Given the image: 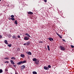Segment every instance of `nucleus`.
Segmentation results:
<instances>
[{
  "label": "nucleus",
  "instance_id": "f257e3e1",
  "mask_svg": "<svg viewBox=\"0 0 74 74\" xmlns=\"http://www.w3.org/2000/svg\"><path fill=\"white\" fill-rule=\"evenodd\" d=\"M30 38H29V37L27 36H25L24 38V40H29Z\"/></svg>",
  "mask_w": 74,
  "mask_h": 74
},
{
  "label": "nucleus",
  "instance_id": "f03ea898",
  "mask_svg": "<svg viewBox=\"0 0 74 74\" xmlns=\"http://www.w3.org/2000/svg\"><path fill=\"white\" fill-rule=\"evenodd\" d=\"M60 49L62 50V51H64V47L61 46L60 47Z\"/></svg>",
  "mask_w": 74,
  "mask_h": 74
},
{
  "label": "nucleus",
  "instance_id": "7ed1b4c3",
  "mask_svg": "<svg viewBox=\"0 0 74 74\" xmlns=\"http://www.w3.org/2000/svg\"><path fill=\"white\" fill-rule=\"evenodd\" d=\"M44 69L45 70H48L49 69V68H48V67L46 66H44Z\"/></svg>",
  "mask_w": 74,
  "mask_h": 74
},
{
  "label": "nucleus",
  "instance_id": "20e7f679",
  "mask_svg": "<svg viewBox=\"0 0 74 74\" xmlns=\"http://www.w3.org/2000/svg\"><path fill=\"white\" fill-rule=\"evenodd\" d=\"M48 39H49V40L50 41H51L52 42V41H53V39L52 38H48Z\"/></svg>",
  "mask_w": 74,
  "mask_h": 74
},
{
  "label": "nucleus",
  "instance_id": "39448f33",
  "mask_svg": "<svg viewBox=\"0 0 74 74\" xmlns=\"http://www.w3.org/2000/svg\"><path fill=\"white\" fill-rule=\"evenodd\" d=\"M35 63L36 64H38L39 63V61L38 60H37L35 62Z\"/></svg>",
  "mask_w": 74,
  "mask_h": 74
},
{
  "label": "nucleus",
  "instance_id": "423d86ee",
  "mask_svg": "<svg viewBox=\"0 0 74 74\" xmlns=\"http://www.w3.org/2000/svg\"><path fill=\"white\" fill-rule=\"evenodd\" d=\"M25 35L27 36V37H31L30 35H29V34L27 33H25Z\"/></svg>",
  "mask_w": 74,
  "mask_h": 74
},
{
  "label": "nucleus",
  "instance_id": "0eeeda50",
  "mask_svg": "<svg viewBox=\"0 0 74 74\" xmlns=\"http://www.w3.org/2000/svg\"><path fill=\"white\" fill-rule=\"evenodd\" d=\"M27 55H32V53L30 52H28L27 53Z\"/></svg>",
  "mask_w": 74,
  "mask_h": 74
},
{
  "label": "nucleus",
  "instance_id": "6e6552de",
  "mask_svg": "<svg viewBox=\"0 0 74 74\" xmlns=\"http://www.w3.org/2000/svg\"><path fill=\"white\" fill-rule=\"evenodd\" d=\"M7 36L10 38H11V37L12 36H11V34H8L7 35Z\"/></svg>",
  "mask_w": 74,
  "mask_h": 74
},
{
  "label": "nucleus",
  "instance_id": "1a4fd4ad",
  "mask_svg": "<svg viewBox=\"0 0 74 74\" xmlns=\"http://www.w3.org/2000/svg\"><path fill=\"white\" fill-rule=\"evenodd\" d=\"M10 62L12 64H15V63L14 62V61H13V60H10Z\"/></svg>",
  "mask_w": 74,
  "mask_h": 74
},
{
  "label": "nucleus",
  "instance_id": "9d476101",
  "mask_svg": "<svg viewBox=\"0 0 74 74\" xmlns=\"http://www.w3.org/2000/svg\"><path fill=\"white\" fill-rule=\"evenodd\" d=\"M22 64V61H20L17 63V64H18V65H19L20 64Z\"/></svg>",
  "mask_w": 74,
  "mask_h": 74
},
{
  "label": "nucleus",
  "instance_id": "9b49d317",
  "mask_svg": "<svg viewBox=\"0 0 74 74\" xmlns=\"http://www.w3.org/2000/svg\"><path fill=\"white\" fill-rule=\"evenodd\" d=\"M56 34H57V35H58V36H59V37H60V38H62V36H60V35H59V34H58L57 33H56Z\"/></svg>",
  "mask_w": 74,
  "mask_h": 74
},
{
  "label": "nucleus",
  "instance_id": "f8f14e48",
  "mask_svg": "<svg viewBox=\"0 0 74 74\" xmlns=\"http://www.w3.org/2000/svg\"><path fill=\"white\" fill-rule=\"evenodd\" d=\"M21 56L22 58H25V55L23 54H21Z\"/></svg>",
  "mask_w": 74,
  "mask_h": 74
},
{
  "label": "nucleus",
  "instance_id": "ddd939ff",
  "mask_svg": "<svg viewBox=\"0 0 74 74\" xmlns=\"http://www.w3.org/2000/svg\"><path fill=\"white\" fill-rule=\"evenodd\" d=\"M28 14H33V13L31 12H28Z\"/></svg>",
  "mask_w": 74,
  "mask_h": 74
},
{
  "label": "nucleus",
  "instance_id": "4468645a",
  "mask_svg": "<svg viewBox=\"0 0 74 74\" xmlns=\"http://www.w3.org/2000/svg\"><path fill=\"white\" fill-rule=\"evenodd\" d=\"M21 62L22 63V64H23V63H25L26 62V61L25 60L23 61H21Z\"/></svg>",
  "mask_w": 74,
  "mask_h": 74
},
{
  "label": "nucleus",
  "instance_id": "2eb2a0df",
  "mask_svg": "<svg viewBox=\"0 0 74 74\" xmlns=\"http://www.w3.org/2000/svg\"><path fill=\"white\" fill-rule=\"evenodd\" d=\"M14 23L15 25H17V24H18V22L16 20L15 21Z\"/></svg>",
  "mask_w": 74,
  "mask_h": 74
},
{
  "label": "nucleus",
  "instance_id": "dca6fc26",
  "mask_svg": "<svg viewBox=\"0 0 74 74\" xmlns=\"http://www.w3.org/2000/svg\"><path fill=\"white\" fill-rule=\"evenodd\" d=\"M4 42L5 44H8V42L7 41V40H5Z\"/></svg>",
  "mask_w": 74,
  "mask_h": 74
},
{
  "label": "nucleus",
  "instance_id": "f3484780",
  "mask_svg": "<svg viewBox=\"0 0 74 74\" xmlns=\"http://www.w3.org/2000/svg\"><path fill=\"white\" fill-rule=\"evenodd\" d=\"M32 60L33 61L36 62V61L37 60V59L36 58H34Z\"/></svg>",
  "mask_w": 74,
  "mask_h": 74
},
{
  "label": "nucleus",
  "instance_id": "a211bd4d",
  "mask_svg": "<svg viewBox=\"0 0 74 74\" xmlns=\"http://www.w3.org/2000/svg\"><path fill=\"white\" fill-rule=\"evenodd\" d=\"M25 68V66L23 65V66H22V69H24Z\"/></svg>",
  "mask_w": 74,
  "mask_h": 74
},
{
  "label": "nucleus",
  "instance_id": "6ab92c4d",
  "mask_svg": "<svg viewBox=\"0 0 74 74\" xmlns=\"http://www.w3.org/2000/svg\"><path fill=\"white\" fill-rule=\"evenodd\" d=\"M47 48L48 49V51H50V49H49V45H47Z\"/></svg>",
  "mask_w": 74,
  "mask_h": 74
},
{
  "label": "nucleus",
  "instance_id": "aec40b11",
  "mask_svg": "<svg viewBox=\"0 0 74 74\" xmlns=\"http://www.w3.org/2000/svg\"><path fill=\"white\" fill-rule=\"evenodd\" d=\"M33 74H37V72L36 71H33Z\"/></svg>",
  "mask_w": 74,
  "mask_h": 74
},
{
  "label": "nucleus",
  "instance_id": "412c9836",
  "mask_svg": "<svg viewBox=\"0 0 74 74\" xmlns=\"http://www.w3.org/2000/svg\"><path fill=\"white\" fill-rule=\"evenodd\" d=\"M30 45V42H27V45Z\"/></svg>",
  "mask_w": 74,
  "mask_h": 74
},
{
  "label": "nucleus",
  "instance_id": "4be33fe9",
  "mask_svg": "<svg viewBox=\"0 0 74 74\" xmlns=\"http://www.w3.org/2000/svg\"><path fill=\"white\" fill-rule=\"evenodd\" d=\"M3 73V70L2 69H0V73Z\"/></svg>",
  "mask_w": 74,
  "mask_h": 74
},
{
  "label": "nucleus",
  "instance_id": "5701e85b",
  "mask_svg": "<svg viewBox=\"0 0 74 74\" xmlns=\"http://www.w3.org/2000/svg\"><path fill=\"white\" fill-rule=\"evenodd\" d=\"M11 20H12V21H14L15 20V18H11Z\"/></svg>",
  "mask_w": 74,
  "mask_h": 74
},
{
  "label": "nucleus",
  "instance_id": "b1692460",
  "mask_svg": "<svg viewBox=\"0 0 74 74\" xmlns=\"http://www.w3.org/2000/svg\"><path fill=\"white\" fill-rule=\"evenodd\" d=\"M15 36L14 35H13V36H12V38L13 39H14L15 38Z\"/></svg>",
  "mask_w": 74,
  "mask_h": 74
},
{
  "label": "nucleus",
  "instance_id": "393cba45",
  "mask_svg": "<svg viewBox=\"0 0 74 74\" xmlns=\"http://www.w3.org/2000/svg\"><path fill=\"white\" fill-rule=\"evenodd\" d=\"M8 46L9 47H11V45L10 44V45H8Z\"/></svg>",
  "mask_w": 74,
  "mask_h": 74
},
{
  "label": "nucleus",
  "instance_id": "a878e982",
  "mask_svg": "<svg viewBox=\"0 0 74 74\" xmlns=\"http://www.w3.org/2000/svg\"><path fill=\"white\" fill-rule=\"evenodd\" d=\"M11 59H14V60H15V58L14 57H12L11 58Z\"/></svg>",
  "mask_w": 74,
  "mask_h": 74
},
{
  "label": "nucleus",
  "instance_id": "bb28decb",
  "mask_svg": "<svg viewBox=\"0 0 74 74\" xmlns=\"http://www.w3.org/2000/svg\"><path fill=\"white\" fill-rule=\"evenodd\" d=\"M51 65H49L48 66V68H51Z\"/></svg>",
  "mask_w": 74,
  "mask_h": 74
},
{
  "label": "nucleus",
  "instance_id": "cd10ccee",
  "mask_svg": "<svg viewBox=\"0 0 74 74\" xmlns=\"http://www.w3.org/2000/svg\"><path fill=\"white\" fill-rule=\"evenodd\" d=\"M11 18H14V15H12L11 16Z\"/></svg>",
  "mask_w": 74,
  "mask_h": 74
},
{
  "label": "nucleus",
  "instance_id": "c85d7f7f",
  "mask_svg": "<svg viewBox=\"0 0 74 74\" xmlns=\"http://www.w3.org/2000/svg\"><path fill=\"white\" fill-rule=\"evenodd\" d=\"M71 47L72 48H74V46H73V45H71Z\"/></svg>",
  "mask_w": 74,
  "mask_h": 74
},
{
  "label": "nucleus",
  "instance_id": "c756f323",
  "mask_svg": "<svg viewBox=\"0 0 74 74\" xmlns=\"http://www.w3.org/2000/svg\"><path fill=\"white\" fill-rule=\"evenodd\" d=\"M17 37H18V38H20V37H21V36H19V35H18L17 36Z\"/></svg>",
  "mask_w": 74,
  "mask_h": 74
},
{
  "label": "nucleus",
  "instance_id": "7c9ffc66",
  "mask_svg": "<svg viewBox=\"0 0 74 74\" xmlns=\"http://www.w3.org/2000/svg\"><path fill=\"white\" fill-rule=\"evenodd\" d=\"M8 63V61H6L5 62V63Z\"/></svg>",
  "mask_w": 74,
  "mask_h": 74
},
{
  "label": "nucleus",
  "instance_id": "2f4dec72",
  "mask_svg": "<svg viewBox=\"0 0 74 74\" xmlns=\"http://www.w3.org/2000/svg\"><path fill=\"white\" fill-rule=\"evenodd\" d=\"M45 3H47V0H44Z\"/></svg>",
  "mask_w": 74,
  "mask_h": 74
},
{
  "label": "nucleus",
  "instance_id": "473e14b6",
  "mask_svg": "<svg viewBox=\"0 0 74 74\" xmlns=\"http://www.w3.org/2000/svg\"><path fill=\"white\" fill-rule=\"evenodd\" d=\"M2 38V36H1V35H0V38Z\"/></svg>",
  "mask_w": 74,
  "mask_h": 74
},
{
  "label": "nucleus",
  "instance_id": "72a5a7b5",
  "mask_svg": "<svg viewBox=\"0 0 74 74\" xmlns=\"http://www.w3.org/2000/svg\"><path fill=\"white\" fill-rule=\"evenodd\" d=\"M5 71H8V69H5Z\"/></svg>",
  "mask_w": 74,
  "mask_h": 74
},
{
  "label": "nucleus",
  "instance_id": "f704fd0d",
  "mask_svg": "<svg viewBox=\"0 0 74 74\" xmlns=\"http://www.w3.org/2000/svg\"><path fill=\"white\" fill-rule=\"evenodd\" d=\"M13 66L14 67H16V65H14Z\"/></svg>",
  "mask_w": 74,
  "mask_h": 74
},
{
  "label": "nucleus",
  "instance_id": "c9c22d12",
  "mask_svg": "<svg viewBox=\"0 0 74 74\" xmlns=\"http://www.w3.org/2000/svg\"><path fill=\"white\" fill-rule=\"evenodd\" d=\"M24 45H26V43L24 44Z\"/></svg>",
  "mask_w": 74,
  "mask_h": 74
},
{
  "label": "nucleus",
  "instance_id": "e433bc0d",
  "mask_svg": "<svg viewBox=\"0 0 74 74\" xmlns=\"http://www.w3.org/2000/svg\"><path fill=\"white\" fill-rule=\"evenodd\" d=\"M8 59V58H4V59Z\"/></svg>",
  "mask_w": 74,
  "mask_h": 74
},
{
  "label": "nucleus",
  "instance_id": "4c0bfd02",
  "mask_svg": "<svg viewBox=\"0 0 74 74\" xmlns=\"http://www.w3.org/2000/svg\"><path fill=\"white\" fill-rule=\"evenodd\" d=\"M15 39H18V38H16V37H15Z\"/></svg>",
  "mask_w": 74,
  "mask_h": 74
},
{
  "label": "nucleus",
  "instance_id": "58836bf2",
  "mask_svg": "<svg viewBox=\"0 0 74 74\" xmlns=\"http://www.w3.org/2000/svg\"><path fill=\"white\" fill-rule=\"evenodd\" d=\"M62 40L63 41H65V40H64V39H62Z\"/></svg>",
  "mask_w": 74,
  "mask_h": 74
},
{
  "label": "nucleus",
  "instance_id": "ea45409f",
  "mask_svg": "<svg viewBox=\"0 0 74 74\" xmlns=\"http://www.w3.org/2000/svg\"><path fill=\"white\" fill-rule=\"evenodd\" d=\"M9 66H10V67H11V65H9Z\"/></svg>",
  "mask_w": 74,
  "mask_h": 74
},
{
  "label": "nucleus",
  "instance_id": "a19ab883",
  "mask_svg": "<svg viewBox=\"0 0 74 74\" xmlns=\"http://www.w3.org/2000/svg\"><path fill=\"white\" fill-rule=\"evenodd\" d=\"M40 43H42V42H40Z\"/></svg>",
  "mask_w": 74,
  "mask_h": 74
},
{
  "label": "nucleus",
  "instance_id": "79ce46f5",
  "mask_svg": "<svg viewBox=\"0 0 74 74\" xmlns=\"http://www.w3.org/2000/svg\"><path fill=\"white\" fill-rule=\"evenodd\" d=\"M1 0H0V1H1Z\"/></svg>",
  "mask_w": 74,
  "mask_h": 74
}]
</instances>
